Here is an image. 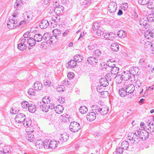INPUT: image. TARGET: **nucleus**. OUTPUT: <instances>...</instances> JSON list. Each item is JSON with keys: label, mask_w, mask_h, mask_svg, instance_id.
<instances>
[{"label": "nucleus", "mask_w": 154, "mask_h": 154, "mask_svg": "<svg viewBox=\"0 0 154 154\" xmlns=\"http://www.w3.org/2000/svg\"><path fill=\"white\" fill-rule=\"evenodd\" d=\"M93 53V55L97 57L101 55V52L100 50H96L94 51Z\"/></svg>", "instance_id": "13d9d810"}, {"label": "nucleus", "mask_w": 154, "mask_h": 154, "mask_svg": "<svg viewBox=\"0 0 154 154\" xmlns=\"http://www.w3.org/2000/svg\"><path fill=\"white\" fill-rule=\"evenodd\" d=\"M137 134L139 138L143 140H146L149 137V133L146 130H140V129L137 131Z\"/></svg>", "instance_id": "39448f33"}, {"label": "nucleus", "mask_w": 154, "mask_h": 154, "mask_svg": "<svg viewBox=\"0 0 154 154\" xmlns=\"http://www.w3.org/2000/svg\"><path fill=\"white\" fill-rule=\"evenodd\" d=\"M123 148L121 147H119L116 149V151L117 154H121L123 152Z\"/></svg>", "instance_id": "e2e57ef3"}, {"label": "nucleus", "mask_w": 154, "mask_h": 154, "mask_svg": "<svg viewBox=\"0 0 154 154\" xmlns=\"http://www.w3.org/2000/svg\"><path fill=\"white\" fill-rule=\"evenodd\" d=\"M112 74L111 73L107 74L106 75L105 78H106V79H108V80L111 81L113 79V78Z\"/></svg>", "instance_id": "864d4df0"}, {"label": "nucleus", "mask_w": 154, "mask_h": 154, "mask_svg": "<svg viewBox=\"0 0 154 154\" xmlns=\"http://www.w3.org/2000/svg\"><path fill=\"white\" fill-rule=\"evenodd\" d=\"M52 32L54 36L56 37L58 36H60L61 34V31L59 29H53L52 31Z\"/></svg>", "instance_id": "7c9ffc66"}, {"label": "nucleus", "mask_w": 154, "mask_h": 154, "mask_svg": "<svg viewBox=\"0 0 154 154\" xmlns=\"http://www.w3.org/2000/svg\"><path fill=\"white\" fill-rule=\"evenodd\" d=\"M35 91L32 88H29L28 91V94L29 95H35Z\"/></svg>", "instance_id": "680f3d73"}, {"label": "nucleus", "mask_w": 154, "mask_h": 154, "mask_svg": "<svg viewBox=\"0 0 154 154\" xmlns=\"http://www.w3.org/2000/svg\"><path fill=\"white\" fill-rule=\"evenodd\" d=\"M131 74L133 75H138L140 72L139 71V69L137 67H132L131 69Z\"/></svg>", "instance_id": "f3484780"}, {"label": "nucleus", "mask_w": 154, "mask_h": 154, "mask_svg": "<svg viewBox=\"0 0 154 154\" xmlns=\"http://www.w3.org/2000/svg\"><path fill=\"white\" fill-rule=\"evenodd\" d=\"M117 84H119L121 83L123 79V76L120 75H117L115 78Z\"/></svg>", "instance_id": "e433bc0d"}, {"label": "nucleus", "mask_w": 154, "mask_h": 154, "mask_svg": "<svg viewBox=\"0 0 154 154\" xmlns=\"http://www.w3.org/2000/svg\"><path fill=\"white\" fill-rule=\"evenodd\" d=\"M69 135L66 133H64L61 134V138L60 140L63 142H65L69 139Z\"/></svg>", "instance_id": "4be33fe9"}, {"label": "nucleus", "mask_w": 154, "mask_h": 154, "mask_svg": "<svg viewBox=\"0 0 154 154\" xmlns=\"http://www.w3.org/2000/svg\"><path fill=\"white\" fill-rule=\"evenodd\" d=\"M118 93L119 95L122 97H125L127 94L126 90L123 88L120 89L119 90Z\"/></svg>", "instance_id": "b1692460"}, {"label": "nucleus", "mask_w": 154, "mask_h": 154, "mask_svg": "<svg viewBox=\"0 0 154 154\" xmlns=\"http://www.w3.org/2000/svg\"><path fill=\"white\" fill-rule=\"evenodd\" d=\"M74 75V74L72 72H70L68 73L67 75L68 78L69 79H72L73 78Z\"/></svg>", "instance_id": "774afa93"}, {"label": "nucleus", "mask_w": 154, "mask_h": 154, "mask_svg": "<svg viewBox=\"0 0 154 154\" xmlns=\"http://www.w3.org/2000/svg\"><path fill=\"white\" fill-rule=\"evenodd\" d=\"M34 88L35 90H40L42 88V85L40 82H36L34 84Z\"/></svg>", "instance_id": "5701e85b"}, {"label": "nucleus", "mask_w": 154, "mask_h": 154, "mask_svg": "<svg viewBox=\"0 0 154 154\" xmlns=\"http://www.w3.org/2000/svg\"><path fill=\"white\" fill-rule=\"evenodd\" d=\"M57 144L56 141H50V145L49 146V148L53 149L57 147Z\"/></svg>", "instance_id": "473e14b6"}, {"label": "nucleus", "mask_w": 154, "mask_h": 154, "mask_svg": "<svg viewBox=\"0 0 154 154\" xmlns=\"http://www.w3.org/2000/svg\"><path fill=\"white\" fill-rule=\"evenodd\" d=\"M82 57H81L79 55H77L75 56L74 57V60L76 62H80L82 61Z\"/></svg>", "instance_id": "a18cd8bd"}, {"label": "nucleus", "mask_w": 154, "mask_h": 154, "mask_svg": "<svg viewBox=\"0 0 154 154\" xmlns=\"http://www.w3.org/2000/svg\"><path fill=\"white\" fill-rule=\"evenodd\" d=\"M128 4L127 3L123 4L121 6V8L123 10H125L128 8Z\"/></svg>", "instance_id": "338daca9"}, {"label": "nucleus", "mask_w": 154, "mask_h": 154, "mask_svg": "<svg viewBox=\"0 0 154 154\" xmlns=\"http://www.w3.org/2000/svg\"><path fill=\"white\" fill-rule=\"evenodd\" d=\"M148 21L153 22L154 21V14H152L149 15L147 17Z\"/></svg>", "instance_id": "c03bdc74"}, {"label": "nucleus", "mask_w": 154, "mask_h": 154, "mask_svg": "<svg viewBox=\"0 0 154 154\" xmlns=\"http://www.w3.org/2000/svg\"><path fill=\"white\" fill-rule=\"evenodd\" d=\"M79 110L81 113L83 114L86 113L88 111V109L86 106H83L80 107Z\"/></svg>", "instance_id": "58836bf2"}, {"label": "nucleus", "mask_w": 154, "mask_h": 154, "mask_svg": "<svg viewBox=\"0 0 154 154\" xmlns=\"http://www.w3.org/2000/svg\"><path fill=\"white\" fill-rule=\"evenodd\" d=\"M65 90V88L63 85H58L57 88V90L58 92L63 91Z\"/></svg>", "instance_id": "bf43d9fd"}, {"label": "nucleus", "mask_w": 154, "mask_h": 154, "mask_svg": "<svg viewBox=\"0 0 154 154\" xmlns=\"http://www.w3.org/2000/svg\"><path fill=\"white\" fill-rule=\"evenodd\" d=\"M125 90L127 94H131L134 91L135 87L132 84H129L126 87Z\"/></svg>", "instance_id": "ddd939ff"}, {"label": "nucleus", "mask_w": 154, "mask_h": 154, "mask_svg": "<svg viewBox=\"0 0 154 154\" xmlns=\"http://www.w3.org/2000/svg\"><path fill=\"white\" fill-rule=\"evenodd\" d=\"M76 62L74 60H71L69 62L68 65L70 68H72L76 66Z\"/></svg>", "instance_id": "2f4dec72"}, {"label": "nucleus", "mask_w": 154, "mask_h": 154, "mask_svg": "<svg viewBox=\"0 0 154 154\" xmlns=\"http://www.w3.org/2000/svg\"><path fill=\"white\" fill-rule=\"evenodd\" d=\"M97 34L98 36H101V35H103L104 34V31L103 29H98L97 30Z\"/></svg>", "instance_id": "052dcab7"}, {"label": "nucleus", "mask_w": 154, "mask_h": 154, "mask_svg": "<svg viewBox=\"0 0 154 154\" xmlns=\"http://www.w3.org/2000/svg\"><path fill=\"white\" fill-rule=\"evenodd\" d=\"M90 2L89 0H81L80 3L82 5H88L90 3Z\"/></svg>", "instance_id": "5fc2aeb1"}, {"label": "nucleus", "mask_w": 154, "mask_h": 154, "mask_svg": "<svg viewBox=\"0 0 154 154\" xmlns=\"http://www.w3.org/2000/svg\"><path fill=\"white\" fill-rule=\"evenodd\" d=\"M131 134H129V135ZM137 131L134 133H131V136H128V139L129 140H132L133 141V143H137L139 142V136H138Z\"/></svg>", "instance_id": "423d86ee"}, {"label": "nucleus", "mask_w": 154, "mask_h": 154, "mask_svg": "<svg viewBox=\"0 0 154 154\" xmlns=\"http://www.w3.org/2000/svg\"><path fill=\"white\" fill-rule=\"evenodd\" d=\"M18 48L20 51H23L26 50L27 47L26 44H18L17 46Z\"/></svg>", "instance_id": "ea45409f"}, {"label": "nucleus", "mask_w": 154, "mask_h": 154, "mask_svg": "<svg viewBox=\"0 0 154 154\" xmlns=\"http://www.w3.org/2000/svg\"><path fill=\"white\" fill-rule=\"evenodd\" d=\"M25 119V115L22 113H20L17 115L15 120V122L17 123L20 124L21 125L23 123H24Z\"/></svg>", "instance_id": "7ed1b4c3"}, {"label": "nucleus", "mask_w": 154, "mask_h": 154, "mask_svg": "<svg viewBox=\"0 0 154 154\" xmlns=\"http://www.w3.org/2000/svg\"><path fill=\"white\" fill-rule=\"evenodd\" d=\"M100 82L101 85L104 87L107 86L109 84L108 79L105 78L101 79L100 80Z\"/></svg>", "instance_id": "412c9836"}, {"label": "nucleus", "mask_w": 154, "mask_h": 154, "mask_svg": "<svg viewBox=\"0 0 154 154\" xmlns=\"http://www.w3.org/2000/svg\"><path fill=\"white\" fill-rule=\"evenodd\" d=\"M51 36L50 35V34L49 33H45L43 36V38L44 40L48 41L50 39Z\"/></svg>", "instance_id": "37998d69"}, {"label": "nucleus", "mask_w": 154, "mask_h": 154, "mask_svg": "<svg viewBox=\"0 0 154 154\" xmlns=\"http://www.w3.org/2000/svg\"><path fill=\"white\" fill-rule=\"evenodd\" d=\"M26 131L27 133H30V132H32L34 131V128L32 126H30L27 128L26 129Z\"/></svg>", "instance_id": "0e129e2a"}, {"label": "nucleus", "mask_w": 154, "mask_h": 154, "mask_svg": "<svg viewBox=\"0 0 154 154\" xmlns=\"http://www.w3.org/2000/svg\"><path fill=\"white\" fill-rule=\"evenodd\" d=\"M11 147L9 146H5L3 148V152L6 153H11Z\"/></svg>", "instance_id": "f704fd0d"}, {"label": "nucleus", "mask_w": 154, "mask_h": 154, "mask_svg": "<svg viewBox=\"0 0 154 154\" xmlns=\"http://www.w3.org/2000/svg\"><path fill=\"white\" fill-rule=\"evenodd\" d=\"M96 112L93 111L88 113L86 116L87 119L90 121L94 120L96 119Z\"/></svg>", "instance_id": "f8f14e48"}, {"label": "nucleus", "mask_w": 154, "mask_h": 154, "mask_svg": "<svg viewBox=\"0 0 154 154\" xmlns=\"http://www.w3.org/2000/svg\"><path fill=\"white\" fill-rule=\"evenodd\" d=\"M63 109V107L60 105L57 106L55 108V111L57 114H60L62 112Z\"/></svg>", "instance_id": "393cba45"}, {"label": "nucleus", "mask_w": 154, "mask_h": 154, "mask_svg": "<svg viewBox=\"0 0 154 154\" xmlns=\"http://www.w3.org/2000/svg\"><path fill=\"white\" fill-rule=\"evenodd\" d=\"M131 72H127L126 73L125 71H124L122 73V76L123 77L124 80H128L131 77Z\"/></svg>", "instance_id": "6ab92c4d"}, {"label": "nucleus", "mask_w": 154, "mask_h": 154, "mask_svg": "<svg viewBox=\"0 0 154 154\" xmlns=\"http://www.w3.org/2000/svg\"><path fill=\"white\" fill-rule=\"evenodd\" d=\"M149 0H138V3L142 5H145L149 2Z\"/></svg>", "instance_id": "6e6d98bb"}, {"label": "nucleus", "mask_w": 154, "mask_h": 154, "mask_svg": "<svg viewBox=\"0 0 154 154\" xmlns=\"http://www.w3.org/2000/svg\"><path fill=\"white\" fill-rule=\"evenodd\" d=\"M35 41L38 42H40L43 39V36L40 34H35L34 36Z\"/></svg>", "instance_id": "a878e982"}, {"label": "nucleus", "mask_w": 154, "mask_h": 154, "mask_svg": "<svg viewBox=\"0 0 154 154\" xmlns=\"http://www.w3.org/2000/svg\"><path fill=\"white\" fill-rule=\"evenodd\" d=\"M145 64V59L143 58L140 59L139 62V66L140 67H144Z\"/></svg>", "instance_id": "8fccbe9b"}, {"label": "nucleus", "mask_w": 154, "mask_h": 154, "mask_svg": "<svg viewBox=\"0 0 154 154\" xmlns=\"http://www.w3.org/2000/svg\"><path fill=\"white\" fill-rule=\"evenodd\" d=\"M91 108L92 111L96 112L97 115H106L108 113L109 109L108 107L105 105H94L92 106Z\"/></svg>", "instance_id": "f257e3e1"}, {"label": "nucleus", "mask_w": 154, "mask_h": 154, "mask_svg": "<svg viewBox=\"0 0 154 154\" xmlns=\"http://www.w3.org/2000/svg\"><path fill=\"white\" fill-rule=\"evenodd\" d=\"M26 139L30 142H32L34 139V135L31 133L28 134L26 136Z\"/></svg>", "instance_id": "4c0bfd02"}, {"label": "nucleus", "mask_w": 154, "mask_h": 154, "mask_svg": "<svg viewBox=\"0 0 154 154\" xmlns=\"http://www.w3.org/2000/svg\"><path fill=\"white\" fill-rule=\"evenodd\" d=\"M27 43L31 46H34L36 43V41L35 40L34 38H30L29 39H27Z\"/></svg>", "instance_id": "cd10ccee"}, {"label": "nucleus", "mask_w": 154, "mask_h": 154, "mask_svg": "<svg viewBox=\"0 0 154 154\" xmlns=\"http://www.w3.org/2000/svg\"><path fill=\"white\" fill-rule=\"evenodd\" d=\"M43 142L41 140H37L35 142V146L37 149H42L43 148Z\"/></svg>", "instance_id": "a211bd4d"}, {"label": "nucleus", "mask_w": 154, "mask_h": 154, "mask_svg": "<svg viewBox=\"0 0 154 154\" xmlns=\"http://www.w3.org/2000/svg\"><path fill=\"white\" fill-rule=\"evenodd\" d=\"M117 8L116 3L114 2H111L108 5V10L110 13H114L116 11Z\"/></svg>", "instance_id": "0eeeda50"}, {"label": "nucleus", "mask_w": 154, "mask_h": 154, "mask_svg": "<svg viewBox=\"0 0 154 154\" xmlns=\"http://www.w3.org/2000/svg\"><path fill=\"white\" fill-rule=\"evenodd\" d=\"M22 4L16 1L14 4V7L16 9H18L19 8L22 6Z\"/></svg>", "instance_id": "69168bd1"}, {"label": "nucleus", "mask_w": 154, "mask_h": 154, "mask_svg": "<svg viewBox=\"0 0 154 154\" xmlns=\"http://www.w3.org/2000/svg\"><path fill=\"white\" fill-rule=\"evenodd\" d=\"M26 43H27V42L26 41V39L24 37H21L20 38L18 42V44H21L26 45Z\"/></svg>", "instance_id": "de8ad7c7"}, {"label": "nucleus", "mask_w": 154, "mask_h": 154, "mask_svg": "<svg viewBox=\"0 0 154 154\" xmlns=\"http://www.w3.org/2000/svg\"><path fill=\"white\" fill-rule=\"evenodd\" d=\"M32 121L30 120H26V122L24 121V123H23L22 125H24V126L26 128L31 126Z\"/></svg>", "instance_id": "79ce46f5"}, {"label": "nucleus", "mask_w": 154, "mask_h": 154, "mask_svg": "<svg viewBox=\"0 0 154 154\" xmlns=\"http://www.w3.org/2000/svg\"><path fill=\"white\" fill-rule=\"evenodd\" d=\"M69 128L72 131L76 132L80 129L81 126L79 123L75 122H73L70 123Z\"/></svg>", "instance_id": "20e7f679"}, {"label": "nucleus", "mask_w": 154, "mask_h": 154, "mask_svg": "<svg viewBox=\"0 0 154 154\" xmlns=\"http://www.w3.org/2000/svg\"><path fill=\"white\" fill-rule=\"evenodd\" d=\"M53 5V6L55 8L54 10V12L57 15H59L63 11V7L61 5L56 4H54Z\"/></svg>", "instance_id": "9b49d317"}, {"label": "nucleus", "mask_w": 154, "mask_h": 154, "mask_svg": "<svg viewBox=\"0 0 154 154\" xmlns=\"http://www.w3.org/2000/svg\"><path fill=\"white\" fill-rule=\"evenodd\" d=\"M87 61L89 63L92 65H96L98 62L97 59L93 57H90L88 58Z\"/></svg>", "instance_id": "4468645a"}, {"label": "nucleus", "mask_w": 154, "mask_h": 154, "mask_svg": "<svg viewBox=\"0 0 154 154\" xmlns=\"http://www.w3.org/2000/svg\"><path fill=\"white\" fill-rule=\"evenodd\" d=\"M118 36L121 38H124L127 36L126 32L123 30H121L118 32Z\"/></svg>", "instance_id": "c85d7f7f"}, {"label": "nucleus", "mask_w": 154, "mask_h": 154, "mask_svg": "<svg viewBox=\"0 0 154 154\" xmlns=\"http://www.w3.org/2000/svg\"><path fill=\"white\" fill-rule=\"evenodd\" d=\"M113 66L112 67L111 71L112 74L116 75L118 74L119 72V68L115 66L114 64H113Z\"/></svg>", "instance_id": "bb28decb"}, {"label": "nucleus", "mask_w": 154, "mask_h": 154, "mask_svg": "<svg viewBox=\"0 0 154 154\" xmlns=\"http://www.w3.org/2000/svg\"><path fill=\"white\" fill-rule=\"evenodd\" d=\"M110 48L113 51H118L119 49V44L116 42L112 43L110 46Z\"/></svg>", "instance_id": "dca6fc26"}, {"label": "nucleus", "mask_w": 154, "mask_h": 154, "mask_svg": "<svg viewBox=\"0 0 154 154\" xmlns=\"http://www.w3.org/2000/svg\"><path fill=\"white\" fill-rule=\"evenodd\" d=\"M129 146L128 142L126 141H123L121 144V147L124 149L127 150Z\"/></svg>", "instance_id": "c9c22d12"}, {"label": "nucleus", "mask_w": 154, "mask_h": 154, "mask_svg": "<svg viewBox=\"0 0 154 154\" xmlns=\"http://www.w3.org/2000/svg\"><path fill=\"white\" fill-rule=\"evenodd\" d=\"M21 105L22 107L23 108H26L27 107H28L29 105V103L28 102L25 101L22 102Z\"/></svg>", "instance_id": "603ef678"}, {"label": "nucleus", "mask_w": 154, "mask_h": 154, "mask_svg": "<svg viewBox=\"0 0 154 154\" xmlns=\"http://www.w3.org/2000/svg\"><path fill=\"white\" fill-rule=\"evenodd\" d=\"M147 21H148L147 17H145L141 19L139 21V23L141 26H145L146 29H151V28L150 25H147Z\"/></svg>", "instance_id": "1a4fd4ad"}, {"label": "nucleus", "mask_w": 154, "mask_h": 154, "mask_svg": "<svg viewBox=\"0 0 154 154\" xmlns=\"http://www.w3.org/2000/svg\"><path fill=\"white\" fill-rule=\"evenodd\" d=\"M144 46L145 48L150 49L152 47L154 48V45H152V42L149 41L145 42Z\"/></svg>", "instance_id": "72a5a7b5"}, {"label": "nucleus", "mask_w": 154, "mask_h": 154, "mask_svg": "<svg viewBox=\"0 0 154 154\" xmlns=\"http://www.w3.org/2000/svg\"><path fill=\"white\" fill-rule=\"evenodd\" d=\"M33 15L32 13L30 11H27L24 12L23 14L24 19L27 21H30L32 19Z\"/></svg>", "instance_id": "6e6552de"}, {"label": "nucleus", "mask_w": 154, "mask_h": 154, "mask_svg": "<svg viewBox=\"0 0 154 154\" xmlns=\"http://www.w3.org/2000/svg\"><path fill=\"white\" fill-rule=\"evenodd\" d=\"M147 130L149 131L151 133L153 132L154 131V124L152 123L151 124L149 123L148 125L147 128Z\"/></svg>", "instance_id": "a19ab883"}, {"label": "nucleus", "mask_w": 154, "mask_h": 154, "mask_svg": "<svg viewBox=\"0 0 154 154\" xmlns=\"http://www.w3.org/2000/svg\"><path fill=\"white\" fill-rule=\"evenodd\" d=\"M115 35L113 33H106L104 35V38L106 39L112 40L114 38Z\"/></svg>", "instance_id": "aec40b11"}, {"label": "nucleus", "mask_w": 154, "mask_h": 154, "mask_svg": "<svg viewBox=\"0 0 154 154\" xmlns=\"http://www.w3.org/2000/svg\"><path fill=\"white\" fill-rule=\"evenodd\" d=\"M43 148H49V146L50 145V142L47 139L45 140L43 142Z\"/></svg>", "instance_id": "3c124183"}, {"label": "nucleus", "mask_w": 154, "mask_h": 154, "mask_svg": "<svg viewBox=\"0 0 154 154\" xmlns=\"http://www.w3.org/2000/svg\"><path fill=\"white\" fill-rule=\"evenodd\" d=\"M38 106L40 108V109L43 112H47L48 110V104L46 103H41V102H38Z\"/></svg>", "instance_id": "9d476101"}, {"label": "nucleus", "mask_w": 154, "mask_h": 154, "mask_svg": "<svg viewBox=\"0 0 154 154\" xmlns=\"http://www.w3.org/2000/svg\"><path fill=\"white\" fill-rule=\"evenodd\" d=\"M49 97L48 96H46L42 100V102L41 103H44L48 104L50 103V100H49Z\"/></svg>", "instance_id": "49530a36"}, {"label": "nucleus", "mask_w": 154, "mask_h": 154, "mask_svg": "<svg viewBox=\"0 0 154 154\" xmlns=\"http://www.w3.org/2000/svg\"><path fill=\"white\" fill-rule=\"evenodd\" d=\"M44 85L46 86L49 87L53 85V83L50 81L46 80L44 81Z\"/></svg>", "instance_id": "4d7b16f0"}, {"label": "nucleus", "mask_w": 154, "mask_h": 154, "mask_svg": "<svg viewBox=\"0 0 154 154\" xmlns=\"http://www.w3.org/2000/svg\"><path fill=\"white\" fill-rule=\"evenodd\" d=\"M7 27L8 28L13 29L15 28L18 26V23L17 20L15 19H12L11 17H10L9 20L7 21Z\"/></svg>", "instance_id": "f03ea898"}, {"label": "nucleus", "mask_w": 154, "mask_h": 154, "mask_svg": "<svg viewBox=\"0 0 154 154\" xmlns=\"http://www.w3.org/2000/svg\"><path fill=\"white\" fill-rule=\"evenodd\" d=\"M100 23L97 22H95L93 25L92 27L93 29L94 30H95V29H98L99 28L100 26Z\"/></svg>", "instance_id": "09e8293b"}, {"label": "nucleus", "mask_w": 154, "mask_h": 154, "mask_svg": "<svg viewBox=\"0 0 154 154\" xmlns=\"http://www.w3.org/2000/svg\"><path fill=\"white\" fill-rule=\"evenodd\" d=\"M49 25V23L46 20H43L40 23L39 26L41 29H46Z\"/></svg>", "instance_id": "2eb2a0df"}, {"label": "nucleus", "mask_w": 154, "mask_h": 154, "mask_svg": "<svg viewBox=\"0 0 154 154\" xmlns=\"http://www.w3.org/2000/svg\"><path fill=\"white\" fill-rule=\"evenodd\" d=\"M28 109L29 112L34 113L35 111L36 108L35 105L31 104L30 105H29Z\"/></svg>", "instance_id": "c756f323"}]
</instances>
